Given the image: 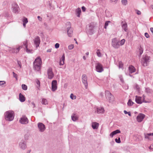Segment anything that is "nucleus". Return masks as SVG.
<instances>
[{
	"instance_id": "de8ad7c7",
	"label": "nucleus",
	"mask_w": 153,
	"mask_h": 153,
	"mask_svg": "<svg viewBox=\"0 0 153 153\" xmlns=\"http://www.w3.org/2000/svg\"><path fill=\"white\" fill-rule=\"evenodd\" d=\"M6 83V82L4 81H0V85H2Z\"/></svg>"
},
{
	"instance_id": "7ed1b4c3",
	"label": "nucleus",
	"mask_w": 153,
	"mask_h": 153,
	"mask_svg": "<svg viewBox=\"0 0 153 153\" xmlns=\"http://www.w3.org/2000/svg\"><path fill=\"white\" fill-rule=\"evenodd\" d=\"M120 40L116 38L112 39L111 40V45L115 49H118L120 47Z\"/></svg>"
},
{
	"instance_id": "412c9836",
	"label": "nucleus",
	"mask_w": 153,
	"mask_h": 153,
	"mask_svg": "<svg viewBox=\"0 0 153 153\" xmlns=\"http://www.w3.org/2000/svg\"><path fill=\"white\" fill-rule=\"evenodd\" d=\"M19 99L20 101L21 102H24L25 100V97L21 93L19 94Z\"/></svg>"
},
{
	"instance_id": "2f4dec72",
	"label": "nucleus",
	"mask_w": 153,
	"mask_h": 153,
	"mask_svg": "<svg viewBox=\"0 0 153 153\" xmlns=\"http://www.w3.org/2000/svg\"><path fill=\"white\" fill-rule=\"evenodd\" d=\"M134 102H133L131 100H129L128 101V102L127 103V104L128 105L131 106L133 105Z\"/></svg>"
},
{
	"instance_id": "f704fd0d",
	"label": "nucleus",
	"mask_w": 153,
	"mask_h": 153,
	"mask_svg": "<svg viewBox=\"0 0 153 153\" xmlns=\"http://www.w3.org/2000/svg\"><path fill=\"white\" fill-rule=\"evenodd\" d=\"M121 2L122 4L124 5H126L127 3V0H122Z\"/></svg>"
},
{
	"instance_id": "f3484780",
	"label": "nucleus",
	"mask_w": 153,
	"mask_h": 153,
	"mask_svg": "<svg viewBox=\"0 0 153 153\" xmlns=\"http://www.w3.org/2000/svg\"><path fill=\"white\" fill-rule=\"evenodd\" d=\"M145 115L143 114L140 113L139 114L137 117V121L138 122H141L145 118Z\"/></svg>"
},
{
	"instance_id": "6e6d98bb",
	"label": "nucleus",
	"mask_w": 153,
	"mask_h": 153,
	"mask_svg": "<svg viewBox=\"0 0 153 153\" xmlns=\"http://www.w3.org/2000/svg\"><path fill=\"white\" fill-rule=\"evenodd\" d=\"M82 9L83 11H85L86 10V8L84 6H82Z\"/></svg>"
},
{
	"instance_id": "423d86ee",
	"label": "nucleus",
	"mask_w": 153,
	"mask_h": 153,
	"mask_svg": "<svg viewBox=\"0 0 153 153\" xmlns=\"http://www.w3.org/2000/svg\"><path fill=\"white\" fill-rule=\"evenodd\" d=\"M105 96L107 100L109 102H111L113 100V96L110 92L108 91H106L105 92Z\"/></svg>"
},
{
	"instance_id": "c03bdc74",
	"label": "nucleus",
	"mask_w": 153,
	"mask_h": 153,
	"mask_svg": "<svg viewBox=\"0 0 153 153\" xmlns=\"http://www.w3.org/2000/svg\"><path fill=\"white\" fill-rule=\"evenodd\" d=\"M115 140L116 142L117 143H119L121 142L120 138V137H119L118 139L117 138L115 139Z\"/></svg>"
},
{
	"instance_id": "69168bd1",
	"label": "nucleus",
	"mask_w": 153,
	"mask_h": 153,
	"mask_svg": "<svg viewBox=\"0 0 153 153\" xmlns=\"http://www.w3.org/2000/svg\"><path fill=\"white\" fill-rule=\"evenodd\" d=\"M47 52H51V49H49L47 50Z\"/></svg>"
},
{
	"instance_id": "dca6fc26",
	"label": "nucleus",
	"mask_w": 153,
	"mask_h": 153,
	"mask_svg": "<svg viewBox=\"0 0 153 153\" xmlns=\"http://www.w3.org/2000/svg\"><path fill=\"white\" fill-rule=\"evenodd\" d=\"M57 82L56 80H53L51 83V89L53 91H55L57 89Z\"/></svg>"
},
{
	"instance_id": "4be33fe9",
	"label": "nucleus",
	"mask_w": 153,
	"mask_h": 153,
	"mask_svg": "<svg viewBox=\"0 0 153 153\" xmlns=\"http://www.w3.org/2000/svg\"><path fill=\"white\" fill-rule=\"evenodd\" d=\"M94 32V29L93 27L91 25H90L89 27V29L88 30L87 33L91 35H92Z\"/></svg>"
},
{
	"instance_id": "c85d7f7f",
	"label": "nucleus",
	"mask_w": 153,
	"mask_h": 153,
	"mask_svg": "<svg viewBox=\"0 0 153 153\" xmlns=\"http://www.w3.org/2000/svg\"><path fill=\"white\" fill-rule=\"evenodd\" d=\"M42 103L43 104L47 105L48 104V102L46 99L43 98L42 99Z\"/></svg>"
},
{
	"instance_id": "9b49d317",
	"label": "nucleus",
	"mask_w": 153,
	"mask_h": 153,
	"mask_svg": "<svg viewBox=\"0 0 153 153\" xmlns=\"http://www.w3.org/2000/svg\"><path fill=\"white\" fill-rule=\"evenodd\" d=\"M22 48V46H18L16 48H10L9 51L13 53H18L20 49Z\"/></svg>"
},
{
	"instance_id": "49530a36",
	"label": "nucleus",
	"mask_w": 153,
	"mask_h": 153,
	"mask_svg": "<svg viewBox=\"0 0 153 153\" xmlns=\"http://www.w3.org/2000/svg\"><path fill=\"white\" fill-rule=\"evenodd\" d=\"M139 52L140 55H141L143 53V48H142L141 47H140V49H139Z\"/></svg>"
},
{
	"instance_id": "13d9d810",
	"label": "nucleus",
	"mask_w": 153,
	"mask_h": 153,
	"mask_svg": "<svg viewBox=\"0 0 153 153\" xmlns=\"http://www.w3.org/2000/svg\"><path fill=\"white\" fill-rule=\"evenodd\" d=\"M112 2H114L116 4L118 1V0H110Z\"/></svg>"
},
{
	"instance_id": "3c124183",
	"label": "nucleus",
	"mask_w": 153,
	"mask_h": 153,
	"mask_svg": "<svg viewBox=\"0 0 153 153\" xmlns=\"http://www.w3.org/2000/svg\"><path fill=\"white\" fill-rule=\"evenodd\" d=\"M136 13L137 15H140L141 14V13L140 11L137 10H136Z\"/></svg>"
},
{
	"instance_id": "e433bc0d",
	"label": "nucleus",
	"mask_w": 153,
	"mask_h": 153,
	"mask_svg": "<svg viewBox=\"0 0 153 153\" xmlns=\"http://www.w3.org/2000/svg\"><path fill=\"white\" fill-rule=\"evenodd\" d=\"M70 97L72 100L75 99L76 98V96L71 94L70 95Z\"/></svg>"
},
{
	"instance_id": "ddd939ff",
	"label": "nucleus",
	"mask_w": 153,
	"mask_h": 153,
	"mask_svg": "<svg viewBox=\"0 0 153 153\" xmlns=\"http://www.w3.org/2000/svg\"><path fill=\"white\" fill-rule=\"evenodd\" d=\"M47 72L48 78L50 79H52L54 76V74L52 71V69L51 68H49L48 69Z\"/></svg>"
},
{
	"instance_id": "338daca9",
	"label": "nucleus",
	"mask_w": 153,
	"mask_h": 153,
	"mask_svg": "<svg viewBox=\"0 0 153 153\" xmlns=\"http://www.w3.org/2000/svg\"><path fill=\"white\" fill-rule=\"evenodd\" d=\"M127 114H128V115L129 116H131V112H128V113H127Z\"/></svg>"
},
{
	"instance_id": "c756f323",
	"label": "nucleus",
	"mask_w": 153,
	"mask_h": 153,
	"mask_svg": "<svg viewBox=\"0 0 153 153\" xmlns=\"http://www.w3.org/2000/svg\"><path fill=\"white\" fill-rule=\"evenodd\" d=\"M125 42V40L124 39H123L121 40L120 41L119 44L120 46H122L123 45Z\"/></svg>"
},
{
	"instance_id": "4468645a",
	"label": "nucleus",
	"mask_w": 153,
	"mask_h": 153,
	"mask_svg": "<svg viewBox=\"0 0 153 153\" xmlns=\"http://www.w3.org/2000/svg\"><path fill=\"white\" fill-rule=\"evenodd\" d=\"M20 123L22 124H26L28 123V120L27 117L25 116H23L21 118L19 121Z\"/></svg>"
},
{
	"instance_id": "864d4df0",
	"label": "nucleus",
	"mask_w": 153,
	"mask_h": 153,
	"mask_svg": "<svg viewBox=\"0 0 153 153\" xmlns=\"http://www.w3.org/2000/svg\"><path fill=\"white\" fill-rule=\"evenodd\" d=\"M37 18H38V19H39V21H42V18L41 17H40L39 16H37Z\"/></svg>"
},
{
	"instance_id": "680f3d73",
	"label": "nucleus",
	"mask_w": 153,
	"mask_h": 153,
	"mask_svg": "<svg viewBox=\"0 0 153 153\" xmlns=\"http://www.w3.org/2000/svg\"><path fill=\"white\" fill-rule=\"evenodd\" d=\"M31 104L33 106V108H34L35 107V104L33 102H32V103H31Z\"/></svg>"
},
{
	"instance_id": "0eeeda50",
	"label": "nucleus",
	"mask_w": 153,
	"mask_h": 153,
	"mask_svg": "<svg viewBox=\"0 0 153 153\" xmlns=\"http://www.w3.org/2000/svg\"><path fill=\"white\" fill-rule=\"evenodd\" d=\"M95 68L97 72H101L103 71L102 65L99 62L96 64Z\"/></svg>"
},
{
	"instance_id": "a211bd4d",
	"label": "nucleus",
	"mask_w": 153,
	"mask_h": 153,
	"mask_svg": "<svg viewBox=\"0 0 153 153\" xmlns=\"http://www.w3.org/2000/svg\"><path fill=\"white\" fill-rule=\"evenodd\" d=\"M73 30L71 27H68L67 28V33L68 36L69 37H71L72 36Z\"/></svg>"
},
{
	"instance_id": "a878e982",
	"label": "nucleus",
	"mask_w": 153,
	"mask_h": 153,
	"mask_svg": "<svg viewBox=\"0 0 153 153\" xmlns=\"http://www.w3.org/2000/svg\"><path fill=\"white\" fill-rule=\"evenodd\" d=\"M72 120L74 121H75L78 119V117L75 114H73L71 116Z\"/></svg>"
},
{
	"instance_id": "4c0bfd02",
	"label": "nucleus",
	"mask_w": 153,
	"mask_h": 153,
	"mask_svg": "<svg viewBox=\"0 0 153 153\" xmlns=\"http://www.w3.org/2000/svg\"><path fill=\"white\" fill-rule=\"evenodd\" d=\"M113 132L114 134V135H115L117 133H120V131L119 129H117L115 131H113Z\"/></svg>"
},
{
	"instance_id": "473e14b6",
	"label": "nucleus",
	"mask_w": 153,
	"mask_h": 153,
	"mask_svg": "<svg viewBox=\"0 0 153 153\" xmlns=\"http://www.w3.org/2000/svg\"><path fill=\"white\" fill-rule=\"evenodd\" d=\"M110 22H111L110 21H107L105 22L104 25V28L105 29L107 28V27L108 25V23Z\"/></svg>"
},
{
	"instance_id": "79ce46f5",
	"label": "nucleus",
	"mask_w": 153,
	"mask_h": 153,
	"mask_svg": "<svg viewBox=\"0 0 153 153\" xmlns=\"http://www.w3.org/2000/svg\"><path fill=\"white\" fill-rule=\"evenodd\" d=\"M74 45L73 44H71L68 46V48L69 50H71L72 49L74 48Z\"/></svg>"
},
{
	"instance_id": "bb28decb",
	"label": "nucleus",
	"mask_w": 153,
	"mask_h": 153,
	"mask_svg": "<svg viewBox=\"0 0 153 153\" xmlns=\"http://www.w3.org/2000/svg\"><path fill=\"white\" fill-rule=\"evenodd\" d=\"M122 27L123 29L126 32L127 30V25L126 23H122Z\"/></svg>"
},
{
	"instance_id": "bf43d9fd",
	"label": "nucleus",
	"mask_w": 153,
	"mask_h": 153,
	"mask_svg": "<svg viewBox=\"0 0 153 153\" xmlns=\"http://www.w3.org/2000/svg\"><path fill=\"white\" fill-rule=\"evenodd\" d=\"M28 135H27V134H26L25 135V139H26V140L28 139Z\"/></svg>"
},
{
	"instance_id": "ea45409f",
	"label": "nucleus",
	"mask_w": 153,
	"mask_h": 153,
	"mask_svg": "<svg viewBox=\"0 0 153 153\" xmlns=\"http://www.w3.org/2000/svg\"><path fill=\"white\" fill-rule=\"evenodd\" d=\"M22 22L23 23L27 24L28 22L27 19L26 18H24L23 19Z\"/></svg>"
},
{
	"instance_id": "c9c22d12",
	"label": "nucleus",
	"mask_w": 153,
	"mask_h": 153,
	"mask_svg": "<svg viewBox=\"0 0 153 153\" xmlns=\"http://www.w3.org/2000/svg\"><path fill=\"white\" fill-rule=\"evenodd\" d=\"M96 53L97 54V56L98 57H101V53L99 50H97V51L96 52Z\"/></svg>"
},
{
	"instance_id": "393cba45",
	"label": "nucleus",
	"mask_w": 153,
	"mask_h": 153,
	"mask_svg": "<svg viewBox=\"0 0 153 153\" xmlns=\"http://www.w3.org/2000/svg\"><path fill=\"white\" fill-rule=\"evenodd\" d=\"M65 59V55L63 54L61 57V59L60 62L59 64L60 65H64V64Z\"/></svg>"
},
{
	"instance_id": "5701e85b",
	"label": "nucleus",
	"mask_w": 153,
	"mask_h": 153,
	"mask_svg": "<svg viewBox=\"0 0 153 153\" xmlns=\"http://www.w3.org/2000/svg\"><path fill=\"white\" fill-rule=\"evenodd\" d=\"M128 70L130 73L131 74L134 72L136 70V69L133 66L131 65L129 67Z\"/></svg>"
},
{
	"instance_id": "1a4fd4ad",
	"label": "nucleus",
	"mask_w": 153,
	"mask_h": 153,
	"mask_svg": "<svg viewBox=\"0 0 153 153\" xmlns=\"http://www.w3.org/2000/svg\"><path fill=\"white\" fill-rule=\"evenodd\" d=\"M82 81L83 83L84 84L85 88L86 89L88 88V82L87 77L85 74H83L82 76Z\"/></svg>"
},
{
	"instance_id": "603ef678",
	"label": "nucleus",
	"mask_w": 153,
	"mask_h": 153,
	"mask_svg": "<svg viewBox=\"0 0 153 153\" xmlns=\"http://www.w3.org/2000/svg\"><path fill=\"white\" fill-rule=\"evenodd\" d=\"M145 36H146V37L147 38H148L149 37V34L147 33H145Z\"/></svg>"
},
{
	"instance_id": "a18cd8bd",
	"label": "nucleus",
	"mask_w": 153,
	"mask_h": 153,
	"mask_svg": "<svg viewBox=\"0 0 153 153\" xmlns=\"http://www.w3.org/2000/svg\"><path fill=\"white\" fill-rule=\"evenodd\" d=\"M145 91L147 93H150L151 92V90L149 88H146Z\"/></svg>"
},
{
	"instance_id": "72a5a7b5",
	"label": "nucleus",
	"mask_w": 153,
	"mask_h": 153,
	"mask_svg": "<svg viewBox=\"0 0 153 153\" xmlns=\"http://www.w3.org/2000/svg\"><path fill=\"white\" fill-rule=\"evenodd\" d=\"M22 89L24 90H26L27 89V86L25 84H22Z\"/></svg>"
},
{
	"instance_id": "2eb2a0df",
	"label": "nucleus",
	"mask_w": 153,
	"mask_h": 153,
	"mask_svg": "<svg viewBox=\"0 0 153 153\" xmlns=\"http://www.w3.org/2000/svg\"><path fill=\"white\" fill-rule=\"evenodd\" d=\"M38 126L40 131L43 132L45 129V125L42 123H38Z\"/></svg>"
},
{
	"instance_id": "cd10ccee",
	"label": "nucleus",
	"mask_w": 153,
	"mask_h": 153,
	"mask_svg": "<svg viewBox=\"0 0 153 153\" xmlns=\"http://www.w3.org/2000/svg\"><path fill=\"white\" fill-rule=\"evenodd\" d=\"M81 13V9L80 8L78 7L76 10V14L77 17H79Z\"/></svg>"
},
{
	"instance_id": "f03ea898",
	"label": "nucleus",
	"mask_w": 153,
	"mask_h": 153,
	"mask_svg": "<svg viewBox=\"0 0 153 153\" xmlns=\"http://www.w3.org/2000/svg\"><path fill=\"white\" fill-rule=\"evenodd\" d=\"M4 116L5 119L6 120L11 121L14 119V113L12 111H8L4 113Z\"/></svg>"
},
{
	"instance_id": "9d476101",
	"label": "nucleus",
	"mask_w": 153,
	"mask_h": 153,
	"mask_svg": "<svg viewBox=\"0 0 153 153\" xmlns=\"http://www.w3.org/2000/svg\"><path fill=\"white\" fill-rule=\"evenodd\" d=\"M12 9L13 12L15 13H18L19 10V8L18 5L15 3L12 4Z\"/></svg>"
},
{
	"instance_id": "8fccbe9b",
	"label": "nucleus",
	"mask_w": 153,
	"mask_h": 153,
	"mask_svg": "<svg viewBox=\"0 0 153 153\" xmlns=\"http://www.w3.org/2000/svg\"><path fill=\"white\" fill-rule=\"evenodd\" d=\"M55 48H58L59 47V44L58 43H56L55 44Z\"/></svg>"
},
{
	"instance_id": "7c9ffc66",
	"label": "nucleus",
	"mask_w": 153,
	"mask_h": 153,
	"mask_svg": "<svg viewBox=\"0 0 153 153\" xmlns=\"http://www.w3.org/2000/svg\"><path fill=\"white\" fill-rule=\"evenodd\" d=\"M27 41L26 40V41L23 42V44L22 46V47L23 46H24L25 47V48H26L27 47Z\"/></svg>"
},
{
	"instance_id": "052dcab7",
	"label": "nucleus",
	"mask_w": 153,
	"mask_h": 153,
	"mask_svg": "<svg viewBox=\"0 0 153 153\" xmlns=\"http://www.w3.org/2000/svg\"><path fill=\"white\" fill-rule=\"evenodd\" d=\"M100 96L101 97H103V93L101 92L100 94Z\"/></svg>"
},
{
	"instance_id": "6ab92c4d",
	"label": "nucleus",
	"mask_w": 153,
	"mask_h": 153,
	"mask_svg": "<svg viewBox=\"0 0 153 153\" xmlns=\"http://www.w3.org/2000/svg\"><path fill=\"white\" fill-rule=\"evenodd\" d=\"M144 135L145 138L151 140L152 139L151 137L153 135V132L152 133H144Z\"/></svg>"
},
{
	"instance_id": "20e7f679",
	"label": "nucleus",
	"mask_w": 153,
	"mask_h": 153,
	"mask_svg": "<svg viewBox=\"0 0 153 153\" xmlns=\"http://www.w3.org/2000/svg\"><path fill=\"white\" fill-rule=\"evenodd\" d=\"M135 97V101L137 103L141 104L143 102H146L144 100L145 96L144 95H143L142 97L136 96Z\"/></svg>"
},
{
	"instance_id": "e2e57ef3",
	"label": "nucleus",
	"mask_w": 153,
	"mask_h": 153,
	"mask_svg": "<svg viewBox=\"0 0 153 153\" xmlns=\"http://www.w3.org/2000/svg\"><path fill=\"white\" fill-rule=\"evenodd\" d=\"M150 29L151 32L153 33V27H151Z\"/></svg>"
},
{
	"instance_id": "a19ab883",
	"label": "nucleus",
	"mask_w": 153,
	"mask_h": 153,
	"mask_svg": "<svg viewBox=\"0 0 153 153\" xmlns=\"http://www.w3.org/2000/svg\"><path fill=\"white\" fill-rule=\"evenodd\" d=\"M123 64L121 62H120L119 63V68H122L123 67Z\"/></svg>"
},
{
	"instance_id": "5fc2aeb1",
	"label": "nucleus",
	"mask_w": 153,
	"mask_h": 153,
	"mask_svg": "<svg viewBox=\"0 0 153 153\" xmlns=\"http://www.w3.org/2000/svg\"><path fill=\"white\" fill-rule=\"evenodd\" d=\"M115 135L113 133V132H112L110 134V136L111 137H113V136Z\"/></svg>"
},
{
	"instance_id": "58836bf2",
	"label": "nucleus",
	"mask_w": 153,
	"mask_h": 153,
	"mask_svg": "<svg viewBox=\"0 0 153 153\" xmlns=\"http://www.w3.org/2000/svg\"><path fill=\"white\" fill-rule=\"evenodd\" d=\"M25 48L26 51L27 53H32V50L29 49H28L27 47Z\"/></svg>"
},
{
	"instance_id": "774afa93",
	"label": "nucleus",
	"mask_w": 153,
	"mask_h": 153,
	"mask_svg": "<svg viewBox=\"0 0 153 153\" xmlns=\"http://www.w3.org/2000/svg\"><path fill=\"white\" fill-rule=\"evenodd\" d=\"M26 23H23V26L25 27H26Z\"/></svg>"
},
{
	"instance_id": "f8f14e48",
	"label": "nucleus",
	"mask_w": 153,
	"mask_h": 153,
	"mask_svg": "<svg viewBox=\"0 0 153 153\" xmlns=\"http://www.w3.org/2000/svg\"><path fill=\"white\" fill-rule=\"evenodd\" d=\"M34 43L36 46V48L39 46L40 43V39L39 37L38 36H36L33 39Z\"/></svg>"
},
{
	"instance_id": "37998d69",
	"label": "nucleus",
	"mask_w": 153,
	"mask_h": 153,
	"mask_svg": "<svg viewBox=\"0 0 153 153\" xmlns=\"http://www.w3.org/2000/svg\"><path fill=\"white\" fill-rule=\"evenodd\" d=\"M13 75L14 77L16 78V80H17V75L14 72H13Z\"/></svg>"
},
{
	"instance_id": "09e8293b",
	"label": "nucleus",
	"mask_w": 153,
	"mask_h": 153,
	"mask_svg": "<svg viewBox=\"0 0 153 153\" xmlns=\"http://www.w3.org/2000/svg\"><path fill=\"white\" fill-rule=\"evenodd\" d=\"M17 64H18V65H19V66L20 67V68H21L22 65H21V62L19 61L18 60L17 61Z\"/></svg>"
},
{
	"instance_id": "aec40b11",
	"label": "nucleus",
	"mask_w": 153,
	"mask_h": 153,
	"mask_svg": "<svg viewBox=\"0 0 153 153\" xmlns=\"http://www.w3.org/2000/svg\"><path fill=\"white\" fill-rule=\"evenodd\" d=\"M99 123L96 122H92L91 127L94 129H97L99 126Z\"/></svg>"
},
{
	"instance_id": "f257e3e1",
	"label": "nucleus",
	"mask_w": 153,
	"mask_h": 153,
	"mask_svg": "<svg viewBox=\"0 0 153 153\" xmlns=\"http://www.w3.org/2000/svg\"><path fill=\"white\" fill-rule=\"evenodd\" d=\"M42 64V59L40 57L38 56L35 59L33 62L34 69L37 71H39L41 68Z\"/></svg>"
},
{
	"instance_id": "0e129e2a",
	"label": "nucleus",
	"mask_w": 153,
	"mask_h": 153,
	"mask_svg": "<svg viewBox=\"0 0 153 153\" xmlns=\"http://www.w3.org/2000/svg\"><path fill=\"white\" fill-rule=\"evenodd\" d=\"M124 112L125 113V114H127V113H128V112L126 110L124 111Z\"/></svg>"
},
{
	"instance_id": "4d7b16f0",
	"label": "nucleus",
	"mask_w": 153,
	"mask_h": 153,
	"mask_svg": "<svg viewBox=\"0 0 153 153\" xmlns=\"http://www.w3.org/2000/svg\"><path fill=\"white\" fill-rule=\"evenodd\" d=\"M36 84L38 85L39 86H40V82L39 80H37L36 82Z\"/></svg>"
},
{
	"instance_id": "6e6552de",
	"label": "nucleus",
	"mask_w": 153,
	"mask_h": 153,
	"mask_svg": "<svg viewBox=\"0 0 153 153\" xmlns=\"http://www.w3.org/2000/svg\"><path fill=\"white\" fill-rule=\"evenodd\" d=\"M19 148L22 150H25L27 148L26 143L23 140H22L19 143Z\"/></svg>"
},
{
	"instance_id": "b1692460",
	"label": "nucleus",
	"mask_w": 153,
	"mask_h": 153,
	"mask_svg": "<svg viewBox=\"0 0 153 153\" xmlns=\"http://www.w3.org/2000/svg\"><path fill=\"white\" fill-rule=\"evenodd\" d=\"M97 109V113H102L104 112V109L102 107H98Z\"/></svg>"
},
{
	"instance_id": "39448f33",
	"label": "nucleus",
	"mask_w": 153,
	"mask_h": 153,
	"mask_svg": "<svg viewBox=\"0 0 153 153\" xmlns=\"http://www.w3.org/2000/svg\"><path fill=\"white\" fill-rule=\"evenodd\" d=\"M150 57L148 56H145L143 57L141 61V63L144 66H147L149 63Z\"/></svg>"
}]
</instances>
